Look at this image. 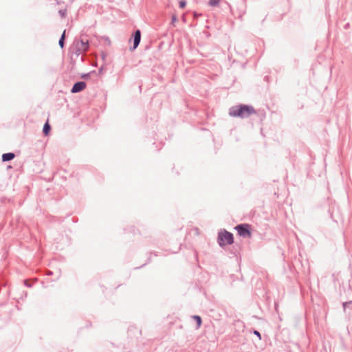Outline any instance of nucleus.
<instances>
[{
    "label": "nucleus",
    "mask_w": 352,
    "mask_h": 352,
    "mask_svg": "<svg viewBox=\"0 0 352 352\" xmlns=\"http://www.w3.org/2000/svg\"><path fill=\"white\" fill-rule=\"evenodd\" d=\"M179 4L180 8H184L186 6V2L185 1H180Z\"/></svg>",
    "instance_id": "13"
},
{
    "label": "nucleus",
    "mask_w": 352,
    "mask_h": 352,
    "mask_svg": "<svg viewBox=\"0 0 352 352\" xmlns=\"http://www.w3.org/2000/svg\"><path fill=\"white\" fill-rule=\"evenodd\" d=\"M239 236L246 238L251 236L250 226L248 224H239L235 227Z\"/></svg>",
    "instance_id": "3"
},
{
    "label": "nucleus",
    "mask_w": 352,
    "mask_h": 352,
    "mask_svg": "<svg viewBox=\"0 0 352 352\" xmlns=\"http://www.w3.org/2000/svg\"><path fill=\"white\" fill-rule=\"evenodd\" d=\"M221 0H210L209 5L211 6H217L219 5Z\"/></svg>",
    "instance_id": "11"
},
{
    "label": "nucleus",
    "mask_w": 352,
    "mask_h": 352,
    "mask_svg": "<svg viewBox=\"0 0 352 352\" xmlns=\"http://www.w3.org/2000/svg\"><path fill=\"white\" fill-rule=\"evenodd\" d=\"M193 318L195 320V321L197 324V326L200 327L201 324V322H202L201 317L199 316H193Z\"/></svg>",
    "instance_id": "10"
},
{
    "label": "nucleus",
    "mask_w": 352,
    "mask_h": 352,
    "mask_svg": "<svg viewBox=\"0 0 352 352\" xmlns=\"http://www.w3.org/2000/svg\"><path fill=\"white\" fill-rule=\"evenodd\" d=\"M51 126L49 123L47 122L45 123L43 129V133L45 135H47L50 131Z\"/></svg>",
    "instance_id": "8"
},
{
    "label": "nucleus",
    "mask_w": 352,
    "mask_h": 352,
    "mask_svg": "<svg viewBox=\"0 0 352 352\" xmlns=\"http://www.w3.org/2000/svg\"><path fill=\"white\" fill-rule=\"evenodd\" d=\"M89 47V41L87 39L80 38L77 43L78 50L80 52H86Z\"/></svg>",
    "instance_id": "6"
},
{
    "label": "nucleus",
    "mask_w": 352,
    "mask_h": 352,
    "mask_svg": "<svg viewBox=\"0 0 352 352\" xmlns=\"http://www.w3.org/2000/svg\"><path fill=\"white\" fill-rule=\"evenodd\" d=\"M133 45L132 47H131V50H135L140 43V41H141V32L140 30H137L133 35Z\"/></svg>",
    "instance_id": "5"
},
{
    "label": "nucleus",
    "mask_w": 352,
    "mask_h": 352,
    "mask_svg": "<svg viewBox=\"0 0 352 352\" xmlns=\"http://www.w3.org/2000/svg\"><path fill=\"white\" fill-rule=\"evenodd\" d=\"M52 274V272H49L47 273V274H48V275H51Z\"/></svg>",
    "instance_id": "17"
},
{
    "label": "nucleus",
    "mask_w": 352,
    "mask_h": 352,
    "mask_svg": "<svg viewBox=\"0 0 352 352\" xmlns=\"http://www.w3.org/2000/svg\"><path fill=\"white\" fill-rule=\"evenodd\" d=\"M254 334L257 336L259 338V340L261 339V333L258 331L254 330Z\"/></svg>",
    "instance_id": "14"
},
{
    "label": "nucleus",
    "mask_w": 352,
    "mask_h": 352,
    "mask_svg": "<svg viewBox=\"0 0 352 352\" xmlns=\"http://www.w3.org/2000/svg\"><path fill=\"white\" fill-rule=\"evenodd\" d=\"M59 14L63 17L65 15V11L64 10H60Z\"/></svg>",
    "instance_id": "15"
},
{
    "label": "nucleus",
    "mask_w": 352,
    "mask_h": 352,
    "mask_svg": "<svg viewBox=\"0 0 352 352\" xmlns=\"http://www.w3.org/2000/svg\"><path fill=\"white\" fill-rule=\"evenodd\" d=\"M256 110L251 105L239 104L232 107L229 110V115L232 117L247 118L253 114H256Z\"/></svg>",
    "instance_id": "1"
},
{
    "label": "nucleus",
    "mask_w": 352,
    "mask_h": 352,
    "mask_svg": "<svg viewBox=\"0 0 352 352\" xmlns=\"http://www.w3.org/2000/svg\"><path fill=\"white\" fill-rule=\"evenodd\" d=\"M65 30L63 31V32L60 36V38L59 39V41H58V45L61 48H63L65 46Z\"/></svg>",
    "instance_id": "9"
},
{
    "label": "nucleus",
    "mask_w": 352,
    "mask_h": 352,
    "mask_svg": "<svg viewBox=\"0 0 352 352\" xmlns=\"http://www.w3.org/2000/svg\"><path fill=\"white\" fill-rule=\"evenodd\" d=\"M86 87V82L84 81H78L74 83L73 85L71 92L73 94L78 93L83 89H85Z\"/></svg>",
    "instance_id": "4"
},
{
    "label": "nucleus",
    "mask_w": 352,
    "mask_h": 352,
    "mask_svg": "<svg viewBox=\"0 0 352 352\" xmlns=\"http://www.w3.org/2000/svg\"><path fill=\"white\" fill-rule=\"evenodd\" d=\"M351 305H352L351 301L343 302L342 305H343L344 310L345 311L346 308Z\"/></svg>",
    "instance_id": "12"
},
{
    "label": "nucleus",
    "mask_w": 352,
    "mask_h": 352,
    "mask_svg": "<svg viewBox=\"0 0 352 352\" xmlns=\"http://www.w3.org/2000/svg\"><path fill=\"white\" fill-rule=\"evenodd\" d=\"M24 283L26 287H31V285L28 283V280H24Z\"/></svg>",
    "instance_id": "16"
},
{
    "label": "nucleus",
    "mask_w": 352,
    "mask_h": 352,
    "mask_svg": "<svg viewBox=\"0 0 352 352\" xmlns=\"http://www.w3.org/2000/svg\"><path fill=\"white\" fill-rule=\"evenodd\" d=\"M14 157H15V155L13 153H3L2 155V161L3 162L10 161V160H13L14 158Z\"/></svg>",
    "instance_id": "7"
},
{
    "label": "nucleus",
    "mask_w": 352,
    "mask_h": 352,
    "mask_svg": "<svg viewBox=\"0 0 352 352\" xmlns=\"http://www.w3.org/2000/svg\"><path fill=\"white\" fill-rule=\"evenodd\" d=\"M218 243L221 247L226 244L232 245L234 243L233 234L226 230H220L218 233Z\"/></svg>",
    "instance_id": "2"
}]
</instances>
